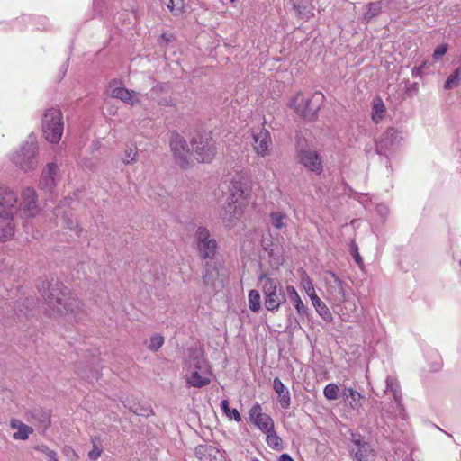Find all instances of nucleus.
Segmentation results:
<instances>
[{"label": "nucleus", "mask_w": 461, "mask_h": 461, "mask_svg": "<svg viewBox=\"0 0 461 461\" xmlns=\"http://www.w3.org/2000/svg\"><path fill=\"white\" fill-rule=\"evenodd\" d=\"M190 143L194 156L199 163H210L217 153L215 141L210 133H198Z\"/></svg>", "instance_id": "39448f33"}, {"label": "nucleus", "mask_w": 461, "mask_h": 461, "mask_svg": "<svg viewBox=\"0 0 461 461\" xmlns=\"http://www.w3.org/2000/svg\"><path fill=\"white\" fill-rule=\"evenodd\" d=\"M249 420L252 422L253 420H256V419L261 417L265 413H262V408L259 403L254 404L251 409L249 410Z\"/></svg>", "instance_id": "de8ad7c7"}, {"label": "nucleus", "mask_w": 461, "mask_h": 461, "mask_svg": "<svg viewBox=\"0 0 461 461\" xmlns=\"http://www.w3.org/2000/svg\"><path fill=\"white\" fill-rule=\"evenodd\" d=\"M32 416L34 419H37L43 427H47L50 423V415L47 411L35 409L32 412Z\"/></svg>", "instance_id": "4c0bfd02"}, {"label": "nucleus", "mask_w": 461, "mask_h": 461, "mask_svg": "<svg viewBox=\"0 0 461 461\" xmlns=\"http://www.w3.org/2000/svg\"><path fill=\"white\" fill-rule=\"evenodd\" d=\"M252 461H259V460H258V459H253Z\"/></svg>", "instance_id": "e2e57ef3"}, {"label": "nucleus", "mask_w": 461, "mask_h": 461, "mask_svg": "<svg viewBox=\"0 0 461 461\" xmlns=\"http://www.w3.org/2000/svg\"><path fill=\"white\" fill-rule=\"evenodd\" d=\"M169 147L176 163L183 169L189 167V148L186 140L178 132L173 131L169 138Z\"/></svg>", "instance_id": "1a4fd4ad"}, {"label": "nucleus", "mask_w": 461, "mask_h": 461, "mask_svg": "<svg viewBox=\"0 0 461 461\" xmlns=\"http://www.w3.org/2000/svg\"><path fill=\"white\" fill-rule=\"evenodd\" d=\"M323 98L321 92H315L311 98H305L299 93L291 100L290 106L303 119L312 121L317 115Z\"/></svg>", "instance_id": "423d86ee"}, {"label": "nucleus", "mask_w": 461, "mask_h": 461, "mask_svg": "<svg viewBox=\"0 0 461 461\" xmlns=\"http://www.w3.org/2000/svg\"><path fill=\"white\" fill-rule=\"evenodd\" d=\"M401 140L400 131L393 128H388L380 137L376 142L377 153L383 154L386 150L390 149L393 145L399 142Z\"/></svg>", "instance_id": "a211bd4d"}, {"label": "nucleus", "mask_w": 461, "mask_h": 461, "mask_svg": "<svg viewBox=\"0 0 461 461\" xmlns=\"http://www.w3.org/2000/svg\"><path fill=\"white\" fill-rule=\"evenodd\" d=\"M263 433L273 432L274 421L268 414H264L261 417L252 421Z\"/></svg>", "instance_id": "bb28decb"}, {"label": "nucleus", "mask_w": 461, "mask_h": 461, "mask_svg": "<svg viewBox=\"0 0 461 461\" xmlns=\"http://www.w3.org/2000/svg\"><path fill=\"white\" fill-rule=\"evenodd\" d=\"M124 406L127 407L130 410V411H131L134 414L139 415V416L149 417V415H151L153 413L150 407L140 406V404H137V403L131 404V402L129 401L124 403Z\"/></svg>", "instance_id": "473e14b6"}, {"label": "nucleus", "mask_w": 461, "mask_h": 461, "mask_svg": "<svg viewBox=\"0 0 461 461\" xmlns=\"http://www.w3.org/2000/svg\"><path fill=\"white\" fill-rule=\"evenodd\" d=\"M40 291L43 290L42 296L48 306L61 315L68 317L71 321H78L82 314L80 301L74 297L62 282L43 281L38 285Z\"/></svg>", "instance_id": "f257e3e1"}, {"label": "nucleus", "mask_w": 461, "mask_h": 461, "mask_svg": "<svg viewBox=\"0 0 461 461\" xmlns=\"http://www.w3.org/2000/svg\"><path fill=\"white\" fill-rule=\"evenodd\" d=\"M19 209L23 217H34L38 213L37 194L34 188L26 187L23 190Z\"/></svg>", "instance_id": "ddd939ff"}, {"label": "nucleus", "mask_w": 461, "mask_h": 461, "mask_svg": "<svg viewBox=\"0 0 461 461\" xmlns=\"http://www.w3.org/2000/svg\"><path fill=\"white\" fill-rule=\"evenodd\" d=\"M279 461H294L288 454H282Z\"/></svg>", "instance_id": "bf43d9fd"}, {"label": "nucleus", "mask_w": 461, "mask_h": 461, "mask_svg": "<svg viewBox=\"0 0 461 461\" xmlns=\"http://www.w3.org/2000/svg\"><path fill=\"white\" fill-rule=\"evenodd\" d=\"M303 286H304V289H305L308 296L311 299H312V296L317 295L315 293L313 284L309 277H307L306 279H303Z\"/></svg>", "instance_id": "3c124183"}, {"label": "nucleus", "mask_w": 461, "mask_h": 461, "mask_svg": "<svg viewBox=\"0 0 461 461\" xmlns=\"http://www.w3.org/2000/svg\"><path fill=\"white\" fill-rule=\"evenodd\" d=\"M17 212V194L10 187L0 185V240H5L13 236V217Z\"/></svg>", "instance_id": "f03ea898"}, {"label": "nucleus", "mask_w": 461, "mask_h": 461, "mask_svg": "<svg viewBox=\"0 0 461 461\" xmlns=\"http://www.w3.org/2000/svg\"><path fill=\"white\" fill-rule=\"evenodd\" d=\"M34 449L40 453H42L47 457V461H59L58 455L55 450L50 449L48 446L44 444L36 445Z\"/></svg>", "instance_id": "c9c22d12"}, {"label": "nucleus", "mask_w": 461, "mask_h": 461, "mask_svg": "<svg viewBox=\"0 0 461 461\" xmlns=\"http://www.w3.org/2000/svg\"><path fill=\"white\" fill-rule=\"evenodd\" d=\"M366 418L369 419V418H374L375 419L376 418V415L374 411H370L368 413L366 414Z\"/></svg>", "instance_id": "052dcab7"}, {"label": "nucleus", "mask_w": 461, "mask_h": 461, "mask_svg": "<svg viewBox=\"0 0 461 461\" xmlns=\"http://www.w3.org/2000/svg\"><path fill=\"white\" fill-rule=\"evenodd\" d=\"M93 378H95V380L98 379V372L97 371H95L94 374H93Z\"/></svg>", "instance_id": "680f3d73"}, {"label": "nucleus", "mask_w": 461, "mask_h": 461, "mask_svg": "<svg viewBox=\"0 0 461 461\" xmlns=\"http://www.w3.org/2000/svg\"><path fill=\"white\" fill-rule=\"evenodd\" d=\"M264 250L267 252L268 258L270 261L274 264L280 265L282 264V258L278 254V248L274 246H263Z\"/></svg>", "instance_id": "58836bf2"}, {"label": "nucleus", "mask_w": 461, "mask_h": 461, "mask_svg": "<svg viewBox=\"0 0 461 461\" xmlns=\"http://www.w3.org/2000/svg\"><path fill=\"white\" fill-rule=\"evenodd\" d=\"M327 285V292L335 304H340L347 300L343 283L334 273H330Z\"/></svg>", "instance_id": "f3484780"}, {"label": "nucleus", "mask_w": 461, "mask_h": 461, "mask_svg": "<svg viewBox=\"0 0 461 461\" xmlns=\"http://www.w3.org/2000/svg\"><path fill=\"white\" fill-rule=\"evenodd\" d=\"M339 389L335 384H329L324 387L323 394L326 399L330 401L337 400L339 398Z\"/></svg>", "instance_id": "ea45409f"}, {"label": "nucleus", "mask_w": 461, "mask_h": 461, "mask_svg": "<svg viewBox=\"0 0 461 461\" xmlns=\"http://www.w3.org/2000/svg\"><path fill=\"white\" fill-rule=\"evenodd\" d=\"M297 15L305 20L313 16L314 5L312 0H291Z\"/></svg>", "instance_id": "aec40b11"}, {"label": "nucleus", "mask_w": 461, "mask_h": 461, "mask_svg": "<svg viewBox=\"0 0 461 461\" xmlns=\"http://www.w3.org/2000/svg\"><path fill=\"white\" fill-rule=\"evenodd\" d=\"M37 143L33 141L25 142L20 150L12 155V161L24 171L33 170L37 166Z\"/></svg>", "instance_id": "6e6552de"}, {"label": "nucleus", "mask_w": 461, "mask_h": 461, "mask_svg": "<svg viewBox=\"0 0 461 461\" xmlns=\"http://www.w3.org/2000/svg\"><path fill=\"white\" fill-rule=\"evenodd\" d=\"M192 366H194V370L200 371L202 374L205 373L208 369V366L204 358L198 355L193 357Z\"/></svg>", "instance_id": "a18cd8bd"}, {"label": "nucleus", "mask_w": 461, "mask_h": 461, "mask_svg": "<svg viewBox=\"0 0 461 461\" xmlns=\"http://www.w3.org/2000/svg\"><path fill=\"white\" fill-rule=\"evenodd\" d=\"M230 189L231 195L228 201L237 200V203H242L240 199H246L249 195V186L241 179L234 178Z\"/></svg>", "instance_id": "6ab92c4d"}, {"label": "nucleus", "mask_w": 461, "mask_h": 461, "mask_svg": "<svg viewBox=\"0 0 461 461\" xmlns=\"http://www.w3.org/2000/svg\"><path fill=\"white\" fill-rule=\"evenodd\" d=\"M269 217L272 226L276 229L281 230L286 227L287 216L283 212H273Z\"/></svg>", "instance_id": "c85d7f7f"}, {"label": "nucleus", "mask_w": 461, "mask_h": 461, "mask_svg": "<svg viewBox=\"0 0 461 461\" xmlns=\"http://www.w3.org/2000/svg\"><path fill=\"white\" fill-rule=\"evenodd\" d=\"M231 3H233L235 0H230Z\"/></svg>", "instance_id": "0e129e2a"}, {"label": "nucleus", "mask_w": 461, "mask_h": 461, "mask_svg": "<svg viewBox=\"0 0 461 461\" xmlns=\"http://www.w3.org/2000/svg\"><path fill=\"white\" fill-rule=\"evenodd\" d=\"M11 427L17 429V431L14 433L13 438L14 439L26 440L30 434L33 432L32 428L21 422L18 420H11Z\"/></svg>", "instance_id": "5701e85b"}, {"label": "nucleus", "mask_w": 461, "mask_h": 461, "mask_svg": "<svg viewBox=\"0 0 461 461\" xmlns=\"http://www.w3.org/2000/svg\"><path fill=\"white\" fill-rule=\"evenodd\" d=\"M59 169L57 164L49 163L42 170L39 188L45 192H52L59 180Z\"/></svg>", "instance_id": "dca6fc26"}, {"label": "nucleus", "mask_w": 461, "mask_h": 461, "mask_svg": "<svg viewBox=\"0 0 461 461\" xmlns=\"http://www.w3.org/2000/svg\"><path fill=\"white\" fill-rule=\"evenodd\" d=\"M357 392V390L351 387H344L342 391V396L344 397L345 401H347Z\"/></svg>", "instance_id": "6e6d98bb"}, {"label": "nucleus", "mask_w": 461, "mask_h": 461, "mask_svg": "<svg viewBox=\"0 0 461 461\" xmlns=\"http://www.w3.org/2000/svg\"><path fill=\"white\" fill-rule=\"evenodd\" d=\"M197 248L201 258H213L216 254L217 242L211 238V234L205 227H199L195 232Z\"/></svg>", "instance_id": "9b49d317"}, {"label": "nucleus", "mask_w": 461, "mask_h": 461, "mask_svg": "<svg viewBox=\"0 0 461 461\" xmlns=\"http://www.w3.org/2000/svg\"><path fill=\"white\" fill-rule=\"evenodd\" d=\"M221 411H223V413L227 417L233 418L237 422L241 421L242 419H241L240 412L238 411L237 409H232V410L230 409L228 400L224 399L221 401Z\"/></svg>", "instance_id": "72a5a7b5"}, {"label": "nucleus", "mask_w": 461, "mask_h": 461, "mask_svg": "<svg viewBox=\"0 0 461 461\" xmlns=\"http://www.w3.org/2000/svg\"><path fill=\"white\" fill-rule=\"evenodd\" d=\"M354 447L349 448L350 456L357 461H366L370 455H373L374 449L371 444L365 439V437L358 432L350 431L349 438Z\"/></svg>", "instance_id": "9d476101"}, {"label": "nucleus", "mask_w": 461, "mask_h": 461, "mask_svg": "<svg viewBox=\"0 0 461 461\" xmlns=\"http://www.w3.org/2000/svg\"><path fill=\"white\" fill-rule=\"evenodd\" d=\"M459 68H456L446 80L444 88L447 90L456 87L459 85Z\"/></svg>", "instance_id": "79ce46f5"}, {"label": "nucleus", "mask_w": 461, "mask_h": 461, "mask_svg": "<svg viewBox=\"0 0 461 461\" xmlns=\"http://www.w3.org/2000/svg\"><path fill=\"white\" fill-rule=\"evenodd\" d=\"M382 11V3L380 1L378 2H373L369 3L366 5V11L363 15V20L366 23H369L372 19L376 17L381 14Z\"/></svg>", "instance_id": "cd10ccee"}, {"label": "nucleus", "mask_w": 461, "mask_h": 461, "mask_svg": "<svg viewBox=\"0 0 461 461\" xmlns=\"http://www.w3.org/2000/svg\"><path fill=\"white\" fill-rule=\"evenodd\" d=\"M312 303L314 306L318 314L326 321L331 322L333 320L332 314L327 305L320 299L318 295L312 296Z\"/></svg>", "instance_id": "393cba45"}, {"label": "nucleus", "mask_w": 461, "mask_h": 461, "mask_svg": "<svg viewBox=\"0 0 461 461\" xmlns=\"http://www.w3.org/2000/svg\"><path fill=\"white\" fill-rule=\"evenodd\" d=\"M203 282L206 286H214L216 274L215 270L212 269V265L207 262L203 272Z\"/></svg>", "instance_id": "2f4dec72"}, {"label": "nucleus", "mask_w": 461, "mask_h": 461, "mask_svg": "<svg viewBox=\"0 0 461 461\" xmlns=\"http://www.w3.org/2000/svg\"><path fill=\"white\" fill-rule=\"evenodd\" d=\"M393 400H394V402H396V404H397L400 408H402L401 390H393Z\"/></svg>", "instance_id": "4d7b16f0"}, {"label": "nucleus", "mask_w": 461, "mask_h": 461, "mask_svg": "<svg viewBox=\"0 0 461 461\" xmlns=\"http://www.w3.org/2000/svg\"><path fill=\"white\" fill-rule=\"evenodd\" d=\"M99 438L97 437H92L91 442L93 444V448L88 452V458L92 461L97 460L103 452V448L99 446H97V441Z\"/></svg>", "instance_id": "a19ab883"}, {"label": "nucleus", "mask_w": 461, "mask_h": 461, "mask_svg": "<svg viewBox=\"0 0 461 461\" xmlns=\"http://www.w3.org/2000/svg\"><path fill=\"white\" fill-rule=\"evenodd\" d=\"M447 46L446 45H439L436 48L433 53V58L435 59H440L443 55L447 52Z\"/></svg>", "instance_id": "5fc2aeb1"}, {"label": "nucleus", "mask_w": 461, "mask_h": 461, "mask_svg": "<svg viewBox=\"0 0 461 461\" xmlns=\"http://www.w3.org/2000/svg\"><path fill=\"white\" fill-rule=\"evenodd\" d=\"M158 104L163 105V106H173L174 105L172 100H162V101L158 102Z\"/></svg>", "instance_id": "13d9d810"}, {"label": "nucleus", "mask_w": 461, "mask_h": 461, "mask_svg": "<svg viewBox=\"0 0 461 461\" xmlns=\"http://www.w3.org/2000/svg\"><path fill=\"white\" fill-rule=\"evenodd\" d=\"M164 337L159 334H155L150 338V343L148 348L151 351H158L164 344Z\"/></svg>", "instance_id": "37998d69"}, {"label": "nucleus", "mask_w": 461, "mask_h": 461, "mask_svg": "<svg viewBox=\"0 0 461 461\" xmlns=\"http://www.w3.org/2000/svg\"><path fill=\"white\" fill-rule=\"evenodd\" d=\"M186 382L189 386L201 388L208 385L211 380L207 376L202 375L200 371L193 370L190 375H186Z\"/></svg>", "instance_id": "b1692460"}, {"label": "nucleus", "mask_w": 461, "mask_h": 461, "mask_svg": "<svg viewBox=\"0 0 461 461\" xmlns=\"http://www.w3.org/2000/svg\"><path fill=\"white\" fill-rule=\"evenodd\" d=\"M73 202L74 200L70 196L65 197L55 209L54 214L63 228L74 231L77 236H80L82 229L79 227L72 211L68 209Z\"/></svg>", "instance_id": "0eeeda50"}, {"label": "nucleus", "mask_w": 461, "mask_h": 461, "mask_svg": "<svg viewBox=\"0 0 461 461\" xmlns=\"http://www.w3.org/2000/svg\"><path fill=\"white\" fill-rule=\"evenodd\" d=\"M253 149L258 156L266 157L269 154V148L272 144L270 133L265 128L253 130Z\"/></svg>", "instance_id": "2eb2a0df"}, {"label": "nucleus", "mask_w": 461, "mask_h": 461, "mask_svg": "<svg viewBox=\"0 0 461 461\" xmlns=\"http://www.w3.org/2000/svg\"><path fill=\"white\" fill-rule=\"evenodd\" d=\"M138 160V150L137 149L129 148L124 151V157L122 158V161L124 164L129 165L136 162Z\"/></svg>", "instance_id": "c03bdc74"}, {"label": "nucleus", "mask_w": 461, "mask_h": 461, "mask_svg": "<svg viewBox=\"0 0 461 461\" xmlns=\"http://www.w3.org/2000/svg\"><path fill=\"white\" fill-rule=\"evenodd\" d=\"M299 162L308 170L320 175L323 170L322 161L318 153L312 149H301L297 152Z\"/></svg>", "instance_id": "4468645a"}, {"label": "nucleus", "mask_w": 461, "mask_h": 461, "mask_svg": "<svg viewBox=\"0 0 461 461\" xmlns=\"http://www.w3.org/2000/svg\"><path fill=\"white\" fill-rule=\"evenodd\" d=\"M212 447H207L205 445H198L194 449V455L199 460H203L206 454L208 453V450H211Z\"/></svg>", "instance_id": "09e8293b"}, {"label": "nucleus", "mask_w": 461, "mask_h": 461, "mask_svg": "<svg viewBox=\"0 0 461 461\" xmlns=\"http://www.w3.org/2000/svg\"><path fill=\"white\" fill-rule=\"evenodd\" d=\"M42 134L47 141L58 143L64 131L63 115L59 109H47L41 119Z\"/></svg>", "instance_id": "20e7f679"}, {"label": "nucleus", "mask_w": 461, "mask_h": 461, "mask_svg": "<svg viewBox=\"0 0 461 461\" xmlns=\"http://www.w3.org/2000/svg\"><path fill=\"white\" fill-rule=\"evenodd\" d=\"M273 389L278 395L280 406L283 409H288L291 405L290 393L278 377H276L273 381Z\"/></svg>", "instance_id": "412c9836"}, {"label": "nucleus", "mask_w": 461, "mask_h": 461, "mask_svg": "<svg viewBox=\"0 0 461 461\" xmlns=\"http://www.w3.org/2000/svg\"><path fill=\"white\" fill-rule=\"evenodd\" d=\"M249 307L254 312H258L261 309V296L258 290L252 289L249 293Z\"/></svg>", "instance_id": "7c9ffc66"}, {"label": "nucleus", "mask_w": 461, "mask_h": 461, "mask_svg": "<svg viewBox=\"0 0 461 461\" xmlns=\"http://www.w3.org/2000/svg\"><path fill=\"white\" fill-rule=\"evenodd\" d=\"M242 203H237V200L228 201L221 211V218L224 226L231 229L236 226L243 214Z\"/></svg>", "instance_id": "f8f14e48"}, {"label": "nucleus", "mask_w": 461, "mask_h": 461, "mask_svg": "<svg viewBox=\"0 0 461 461\" xmlns=\"http://www.w3.org/2000/svg\"><path fill=\"white\" fill-rule=\"evenodd\" d=\"M350 252H351V255L353 256L356 263L357 265L361 266V264L363 263V259L358 252V247L355 241H352L350 244Z\"/></svg>", "instance_id": "8fccbe9b"}, {"label": "nucleus", "mask_w": 461, "mask_h": 461, "mask_svg": "<svg viewBox=\"0 0 461 461\" xmlns=\"http://www.w3.org/2000/svg\"><path fill=\"white\" fill-rule=\"evenodd\" d=\"M286 292L289 299L294 303L298 314L301 316L306 315L308 312V308L303 304L295 288L293 285H288L286 286Z\"/></svg>", "instance_id": "4be33fe9"}, {"label": "nucleus", "mask_w": 461, "mask_h": 461, "mask_svg": "<svg viewBox=\"0 0 461 461\" xmlns=\"http://www.w3.org/2000/svg\"><path fill=\"white\" fill-rule=\"evenodd\" d=\"M258 285L262 290L266 309L272 312H277L286 301V295L280 282L266 273H260L258 278Z\"/></svg>", "instance_id": "7ed1b4c3"}, {"label": "nucleus", "mask_w": 461, "mask_h": 461, "mask_svg": "<svg viewBox=\"0 0 461 461\" xmlns=\"http://www.w3.org/2000/svg\"><path fill=\"white\" fill-rule=\"evenodd\" d=\"M163 4L175 14H179L184 8V0H162Z\"/></svg>", "instance_id": "e433bc0d"}, {"label": "nucleus", "mask_w": 461, "mask_h": 461, "mask_svg": "<svg viewBox=\"0 0 461 461\" xmlns=\"http://www.w3.org/2000/svg\"><path fill=\"white\" fill-rule=\"evenodd\" d=\"M168 86L166 83H159L157 84L151 90H150V95L153 97L155 95H157L159 92H166L167 90Z\"/></svg>", "instance_id": "864d4df0"}, {"label": "nucleus", "mask_w": 461, "mask_h": 461, "mask_svg": "<svg viewBox=\"0 0 461 461\" xmlns=\"http://www.w3.org/2000/svg\"><path fill=\"white\" fill-rule=\"evenodd\" d=\"M267 434V443L268 446L273 447H277L280 444L281 438L276 435L275 432V429H273V432H268Z\"/></svg>", "instance_id": "49530a36"}, {"label": "nucleus", "mask_w": 461, "mask_h": 461, "mask_svg": "<svg viewBox=\"0 0 461 461\" xmlns=\"http://www.w3.org/2000/svg\"><path fill=\"white\" fill-rule=\"evenodd\" d=\"M385 106L381 98H376L373 101L372 119L377 123L384 117Z\"/></svg>", "instance_id": "c756f323"}, {"label": "nucleus", "mask_w": 461, "mask_h": 461, "mask_svg": "<svg viewBox=\"0 0 461 461\" xmlns=\"http://www.w3.org/2000/svg\"><path fill=\"white\" fill-rule=\"evenodd\" d=\"M393 390H401L398 383L393 378L388 376L386 378V391L393 393Z\"/></svg>", "instance_id": "603ef678"}, {"label": "nucleus", "mask_w": 461, "mask_h": 461, "mask_svg": "<svg viewBox=\"0 0 461 461\" xmlns=\"http://www.w3.org/2000/svg\"><path fill=\"white\" fill-rule=\"evenodd\" d=\"M364 399V395H362L359 392L355 393L348 400H347V404L352 409L356 411L357 414H360V409L362 407L361 400Z\"/></svg>", "instance_id": "f704fd0d"}, {"label": "nucleus", "mask_w": 461, "mask_h": 461, "mask_svg": "<svg viewBox=\"0 0 461 461\" xmlns=\"http://www.w3.org/2000/svg\"><path fill=\"white\" fill-rule=\"evenodd\" d=\"M133 91H130L125 87H116L112 92V96L114 98H118L122 102L134 105L137 103V100L133 97Z\"/></svg>", "instance_id": "a878e982"}]
</instances>
